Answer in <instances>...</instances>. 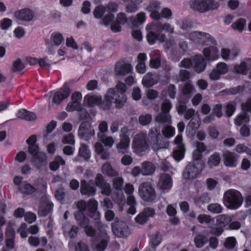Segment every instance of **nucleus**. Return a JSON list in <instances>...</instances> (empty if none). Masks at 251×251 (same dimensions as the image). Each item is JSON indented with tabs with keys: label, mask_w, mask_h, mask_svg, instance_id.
<instances>
[{
	"label": "nucleus",
	"mask_w": 251,
	"mask_h": 251,
	"mask_svg": "<svg viewBox=\"0 0 251 251\" xmlns=\"http://www.w3.org/2000/svg\"><path fill=\"white\" fill-rule=\"evenodd\" d=\"M192 41L203 45H216V41L209 33L202 31H194L190 33L188 36Z\"/></svg>",
	"instance_id": "8"
},
{
	"label": "nucleus",
	"mask_w": 251,
	"mask_h": 251,
	"mask_svg": "<svg viewBox=\"0 0 251 251\" xmlns=\"http://www.w3.org/2000/svg\"><path fill=\"white\" fill-rule=\"evenodd\" d=\"M52 209L53 203L50 201L49 196L44 195L41 198L38 214L40 216H46L52 211Z\"/></svg>",
	"instance_id": "13"
},
{
	"label": "nucleus",
	"mask_w": 251,
	"mask_h": 251,
	"mask_svg": "<svg viewBox=\"0 0 251 251\" xmlns=\"http://www.w3.org/2000/svg\"><path fill=\"white\" fill-rule=\"evenodd\" d=\"M216 69L221 75H223L228 72V67L226 63L219 62L217 64Z\"/></svg>",
	"instance_id": "63"
},
{
	"label": "nucleus",
	"mask_w": 251,
	"mask_h": 251,
	"mask_svg": "<svg viewBox=\"0 0 251 251\" xmlns=\"http://www.w3.org/2000/svg\"><path fill=\"white\" fill-rule=\"evenodd\" d=\"M126 90V85L121 82H118L115 88L108 89L104 100L107 104H109V107L111 103H115L117 108H121L124 105L127 99L125 94Z\"/></svg>",
	"instance_id": "2"
},
{
	"label": "nucleus",
	"mask_w": 251,
	"mask_h": 251,
	"mask_svg": "<svg viewBox=\"0 0 251 251\" xmlns=\"http://www.w3.org/2000/svg\"><path fill=\"white\" fill-rule=\"evenodd\" d=\"M139 194L145 201L153 202L156 199L154 189L148 182L141 183L138 188Z\"/></svg>",
	"instance_id": "9"
},
{
	"label": "nucleus",
	"mask_w": 251,
	"mask_h": 251,
	"mask_svg": "<svg viewBox=\"0 0 251 251\" xmlns=\"http://www.w3.org/2000/svg\"><path fill=\"white\" fill-rule=\"evenodd\" d=\"M101 101L102 98L100 96L88 94L84 98V103L90 107L100 105V107L104 110L109 108V104H104Z\"/></svg>",
	"instance_id": "16"
},
{
	"label": "nucleus",
	"mask_w": 251,
	"mask_h": 251,
	"mask_svg": "<svg viewBox=\"0 0 251 251\" xmlns=\"http://www.w3.org/2000/svg\"><path fill=\"white\" fill-rule=\"evenodd\" d=\"M120 141L116 145V148L118 153L125 154L128 151L130 140L129 131L127 127H124L121 130Z\"/></svg>",
	"instance_id": "11"
},
{
	"label": "nucleus",
	"mask_w": 251,
	"mask_h": 251,
	"mask_svg": "<svg viewBox=\"0 0 251 251\" xmlns=\"http://www.w3.org/2000/svg\"><path fill=\"white\" fill-rule=\"evenodd\" d=\"M71 91L69 88L64 87L55 92L53 95L52 102L57 105H59L65 99H67Z\"/></svg>",
	"instance_id": "24"
},
{
	"label": "nucleus",
	"mask_w": 251,
	"mask_h": 251,
	"mask_svg": "<svg viewBox=\"0 0 251 251\" xmlns=\"http://www.w3.org/2000/svg\"><path fill=\"white\" fill-rule=\"evenodd\" d=\"M37 141V137L35 135H31L27 140L26 143L29 145L28 151L33 153L39 150L38 147L35 145Z\"/></svg>",
	"instance_id": "44"
},
{
	"label": "nucleus",
	"mask_w": 251,
	"mask_h": 251,
	"mask_svg": "<svg viewBox=\"0 0 251 251\" xmlns=\"http://www.w3.org/2000/svg\"><path fill=\"white\" fill-rule=\"evenodd\" d=\"M149 136L151 138L150 143L154 151H156L159 153L163 149L162 146L159 144V140L161 137L160 129L156 127L151 128L149 132Z\"/></svg>",
	"instance_id": "15"
},
{
	"label": "nucleus",
	"mask_w": 251,
	"mask_h": 251,
	"mask_svg": "<svg viewBox=\"0 0 251 251\" xmlns=\"http://www.w3.org/2000/svg\"><path fill=\"white\" fill-rule=\"evenodd\" d=\"M12 24V21L8 18H4L0 21V28L3 30H8Z\"/></svg>",
	"instance_id": "57"
},
{
	"label": "nucleus",
	"mask_w": 251,
	"mask_h": 251,
	"mask_svg": "<svg viewBox=\"0 0 251 251\" xmlns=\"http://www.w3.org/2000/svg\"><path fill=\"white\" fill-rule=\"evenodd\" d=\"M76 207L78 211L75 213V216L78 224L82 227H86L89 224L88 219L84 215V212L87 209V203L85 201L81 200L76 203Z\"/></svg>",
	"instance_id": "12"
},
{
	"label": "nucleus",
	"mask_w": 251,
	"mask_h": 251,
	"mask_svg": "<svg viewBox=\"0 0 251 251\" xmlns=\"http://www.w3.org/2000/svg\"><path fill=\"white\" fill-rule=\"evenodd\" d=\"M206 242V237L201 234L197 235L194 239L195 245L197 248H202Z\"/></svg>",
	"instance_id": "52"
},
{
	"label": "nucleus",
	"mask_w": 251,
	"mask_h": 251,
	"mask_svg": "<svg viewBox=\"0 0 251 251\" xmlns=\"http://www.w3.org/2000/svg\"><path fill=\"white\" fill-rule=\"evenodd\" d=\"M156 28L164 31L170 34L174 32V27L168 23L161 24L159 22H152L147 25L146 29L148 31L147 39L150 45H153L156 41L159 42H164L166 35L160 32H155Z\"/></svg>",
	"instance_id": "1"
},
{
	"label": "nucleus",
	"mask_w": 251,
	"mask_h": 251,
	"mask_svg": "<svg viewBox=\"0 0 251 251\" xmlns=\"http://www.w3.org/2000/svg\"><path fill=\"white\" fill-rule=\"evenodd\" d=\"M124 2H128L126 7V11L132 13L136 12L138 9V6L142 3L144 0H122Z\"/></svg>",
	"instance_id": "33"
},
{
	"label": "nucleus",
	"mask_w": 251,
	"mask_h": 251,
	"mask_svg": "<svg viewBox=\"0 0 251 251\" xmlns=\"http://www.w3.org/2000/svg\"><path fill=\"white\" fill-rule=\"evenodd\" d=\"M221 162L220 154L219 152H215L208 159V165L211 168L218 166Z\"/></svg>",
	"instance_id": "45"
},
{
	"label": "nucleus",
	"mask_w": 251,
	"mask_h": 251,
	"mask_svg": "<svg viewBox=\"0 0 251 251\" xmlns=\"http://www.w3.org/2000/svg\"><path fill=\"white\" fill-rule=\"evenodd\" d=\"M155 121L164 126L169 125L172 124L171 116L169 113H165L164 112L159 113L156 116Z\"/></svg>",
	"instance_id": "38"
},
{
	"label": "nucleus",
	"mask_w": 251,
	"mask_h": 251,
	"mask_svg": "<svg viewBox=\"0 0 251 251\" xmlns=\"http://www.w3.org/2000/svg\"><path fill=\"white\" fill-rule=\"evenodd\" d=\"M17 117L19 119L27 121H33L36 118L34 113L28 111L25 109L19 110L17 113Z\"/></svg>",
	"instance_id": "39"
},
{
	"label": "nucleus",
	"mask_w": 251,
	"mask_h": 251,
	"mask_svg": "<svg viewBox=\"0 0 251 251\" xmlns=\"http://www.w3.org/2000/svg\"><path fill=\"white\" fill-rule=\"evenodd\" d=\"M66 164L65 161L61 156H56L54 160L50 163V168L51 171H55L58 169L60 165L64 166Z\"/></svg>",
	"instance_id": "42"
},
{
	"label": "nucleus",
	"mask_w": 251,
	"mask_h": 251,
	"mask_svg": "<svg viewBox=\"0 0 251 251\" xmlns=\"http://www.w3.org/2000/svg\"><path fill=\"white\" fill-rule=\"evenodd\" d=\"M174 142L177 145V149L174 151V157L176 160L179 161L183 158L185 151L184 145L182 143V135H177L175 138Z\"/></svg>",
	"instance_id": "21"
},
{
	"label": "nucleus",
	"mask_w": 251,
	"mask_h": 251,
	"mask_svg": "<svg viewBox=\"0 0 251 251\" xmlns=\"http://www.w3.org/2000/svg\"><path fill=\"white\" fill-rule=\"evenodd\" d=\"M238 55V51L237 49H232L229 50L227 48H222L221 50L222 58L226 60H232Z\"/></svg>",
	"instance_id": "31"
},
{
	"label": "nucleus",
	"mask_w": 251,
	"mask_h": 251,
	"mask_svg": "<svg viewBox=\"0 0 251 251\" xmlns=\"http://www.w3.org/2000/svg\"><path fill=\"white\" fill-rule=\"evenodd\" d=\"M161 65L160 52L158 50H153L151 54L150 66L151 68L157 69Z\"/></svg>",
	"instance_id": "36"
},
{
	"label": "nucleus",
	"mask_w": 251,
	"mask_h": 251,
	"mask_svg": "<svg viewBox=\"0 0 251 251\" xmlns=\"http://www.w3.org/2000/svg\"><path fill=\"white\" fill-rule=\"evenodd\" d=\"M231 221V218L226 215H220L217 219V222L221 226H225Z\"/></svg>",
	"instance_id": "50"
},
{
	"label": "nucleus",
	"mask_w": 251,
	"mask_h": 251,
	"mask_svg": "<svg viewBox=\"0 0 251 251\" xmlns=\"http://www.w3.org/2000/svg\"><path fill=\"white\" fill-rule=\"evenodd\" d=\"M206 66L205 60L201 55H196L192 59L184 58L180 64V67L190 68L193 67L198 73L204 70Z\"/></svg>",
	"instance_id": "6"
},
{
	"label": "nucleus",
	"mask_w": 251,
	"mask_h": 251,
	"mask_svg": "<svg viewBox=\"0 0 251 251\" xmlns=\"http://www.w3.org/2000/svg\"><path fill=\"white\" fill-rule=\"evenodd\" d=\"M55 46L58 47L64 41L63 35L59 32H54L52 34L51 37Z\"/></svg>",
	"instance_id": "55"
},
{
	"label": "nucleus",
	"mask_w": 251,
	"mask_h": 251,
	"mask_svg": "<svg viewBox=\"0 0 251 251\" xmlns=\"http://www.w3.org/2000/svg\"><path fill=\"white\" fill-rule=\"evenodd\" d=\"M194 88L190 82L186 83L182 88V92L184 95L190 97L193 92Z\"/></svg>",
	"instance_id": "53"
},
{
	"label": "nucleus",
	"mask_w": 251,
	"mask_h": 251,
	"mask_svg": "<svg viewBox=\"0 0 251 251\" xmlns=\"http://www.w3.org/2000/svg\"><path fill=\"white\" fill-rule=\"evenodd\" d=\"M161 242V237L160 234L156 233L151 236L150 244V247L152 249H156L157 247Z\"/></svg>",
	"instance_id": "48"
},
{
	"label": "nucleus",
	"mask_w": 251,
	"mask_h": 251,
	"mask_svg": "<svg viewBox=\"0 0 251 251\" xmlns=\"http://www.w3.org/2000/svg\"><path fill=\"white\" fill-rule=\"evenodd\" d=\"M98 202L95 199H92L88 201L87 204V210L89 216L97 221V225L100 223V213L98 211Z\"/></svg>",
	"instance_id": "19"
},
{
	"label": "nucleus",
	"mask_w": 251,
	"mask_h": 251,
	"mask_svg": "<svg viewBox=\"0 0 251 251\" xmlns=\"http://www.w3.org/2000/svg\"><path fill=\"white\" fill-rule=\"evenodd\" d=\"M32 156L31 163L37 169H40L47 163V156L44 152L39 151V149L33 153H30Z\"/></svg>",
	"instance_id": "22"
},
{
	"label": "nucleus",
	"mask_w": 251,
	"mask_h": 251,
	"mask_svg": "<svg viewBox=\"0 0 251 251\" xmlns=\"http://www.w3.org/2000/svg\"><path fill=\"white\" fill-rule=\"evenodd\" d=\"M246 25V21L243 19H240L236 22L233 23L231 26L233 29L242 31Z\"/></svg>",
	"instance_id": "58"
},
{
	"label": "nucleus",
	"mask_w": 251,
	"mask_h": 251,
	"mask_svg": "<svg viewBox=\"0 0 251 251\" xmlns=\"http://www.w3.org/2000/svg\"><path fill=\"white\" fill-rule=\"evenodd\" d=\"M20 192L25 194H31L35 191V188L30 184L26 182L23 183L18 187Z\"/></svg>",
	"instance_id": "43"
},
{
	"label": "nucleus",
	"mask_w": 251,
	"mask_h": 251,
	"mask_svg": "<svg viewBox=\"0 0 251 251\" xmlns=\"http://www.w3.org/2000/svg\"><path fill=\"white\" fill-rule=\"evenodd\" d=\"M14 17L22 22H30L34 18V12L29 8H23L17 10L14 14Z\"/></svg>",
	"instance_id": "20"
},
{
	"label": "nucleus",
	"mask_w": 251,
	"mask_h": 251,
	"mask_svg": "<svg viewBox=\"0 0 251 251\" xmlns=\"http://www.w3.org/2000/svg\"><path fill=\"white\" fill-rule=\"evenodd\" d=\"M137 59L138 64L136 66V71L138 73L143 74L146 71L145 61L147 59V55L144 53H140L138 55Z\"/></svg>",
	"instance_id": "32"
},
{
	"label": "nucleus",
	"mask_w": 251,
	"mask_h": 251,
	"mask_svg": "<svg viewBox=\"0 0 251 251\" xmlns=\"http://www.w3.org/2000/svg\"><path fill=\"white\" fill-rule=\"evenodd\" d=\"M101 172L104 175L111 177L117 176L118 174L117 171L113 169L109 162H106L102 165Z\"/></svg>",
	"instance_id": "41"
},
{
	"label": "nucleus",
	"mask_w": 251,
	"mask_h": 251,
	"mask_svg": "<svg viewBox=\"0 0 251 251\" xmlns=\"http://www.w3.org/2000/svg\"><path fill=\"white\" fill-rule=\"evenodd\" d=\"M204 167V163H189L186 167L183 173L185 179H194L198 176Z\"/></svg>",
	"instance_id": "10"
},
{
	"label": "nucleus",
	"mask_w": 251,
	"mask_h": 251,
	"mask_svg": "<svg viewBox=\"0 0 251 251\" xmlns=\"http://www.w3.org/2000/svg\"><path fill=\"white\" fill-rule=\"evenodd\" d=\"M105 12V7L102 5H100L95 8L93 14L95 18L100 19L102 17Z\"/></svg>",
	"instance_id": "60"
},
{
	"label": "nucleus",
	"mask_w": 251,
	"mask_h": 251,
	"mask_svg": "<svg viewBox=\"0 0 251 251\" xmlns=\"http://www.w3.org/2000/svg\"><path fill=\"white\" fill-rule=\"evenodd\" d=\"M151 120L152 116L149 114L141 115L139 117V123L140 125L143 126L149 124Z\"/></svg>",
	"instance_id": "56"
},
{
	"label": "nucleus",
	"mask_w": 251,
	"mask_h": 251,
	"mask_svg": "<svg viewBox=\"0 0 251 251\" xmlns=\"http://www.w3.org/2000/svg\"><path fill=\"white\" fill-rule=\"evenodd\" d=\"M161 8V5L159 1L151 0L149 1L146 10L150 13V16L151 18L153 20H159Z\"/></svg>",
	"instance_id": "17"
},
{
	"label": "nucleus",
	"mask_w": 251,
	"mask_h": 251,
	"mask_svg": "<svg viewBox=\"0 0 251 251\" xmlns=\"http://www.w3.org/2000/svg\"><path fill=\"white\" fill-rule=\"evenodd\" d=\"M172 12L169 8L165 7L160 9L159 20L162 18L171 19L172 18Z\"/></svg>",
	"instance_id": "61"
},
{
	"label": "nucleus",
	"mask_w": 251,
	"mask_h": 251,
	"mask_svg": "<svg viewBox=\"0 0 251 251\" xmlns=\"http://www.w3.org/2000/svg\"><path fill=\"white\" fill-rule=\"evenodd\" d=\"M243 202L242 195L238 190L230 189L224 193L223 203L227 208L231 210H236L241 206Z\"/></svg>",
	"instance_id": "3"
},
{
	"label": "nucleus",
	"mask_w": 251,
	"mask_h": 251,
	"mask_svg": "<svg viewBox=\"0 0 251 251\" xmlns=\"http://www.w3.org/2000/svg\"><path fill=\"white\" fill-rule=\"evenodd\" d=\"M158 77L155 74L147 73L143 78L142 84L147 87H151L158 82Z\"/></svg>",
	"instance_id": "30"
},
{
	"label": "nucleus",
	"mask_w": 251,
	"mask_h": 251,
	"mask_svg": "<svg viewBox=\"0 0 251 251\" xmlns=\"http://www.w3.org/2000/svg\"><path fill=\"white\" fill-rule=\"evenodd\" d=\"M112 197L115 202L118 204L120 210L123 211L126 204V199L122 191H118V192L115 194H113Z\"/></svg>",
	"instance_id": "37"
},
{
	"label": "nucleus",
	"mask_w": 251,
	"mask_h": 251,
	"mask_svg": "<svg viewBox=\"0 0 251 251\" xmlns=\"http://www.w3.org/2000/svg\"><path fill=\"white\" fill-rule=\"evenodd\" d=\"M6 245L9 249H12L14 247L15 231L10 227H7L6 231Z\"/></svg>",
	"instance_id": "34"
},
{
	"label": "nucleus",
	"mask_w": 251,
	"mask_h": 251,
	"mask_svg": "<svg viewBox=\"0 0 251 251\" xmlns=\"http://www.w3.org/2000/svg\"><path fill=\"white\" fill-rule=\"evenodd\" d=\"M147 20V16L145 12H140L135 17L131 16L128 19L129 24L132 27H138L144 24Z\"/></svg>",
	"instance_id": "26"
},
{
	"label": "nucleus",
	"mask_w": 251,
	"mask_h": 251,
	"mask_svg": "<svg viewBox=\"0 0 251 251\" xmlns=\"http://www.w3.org/2000/svg\"><path fill=\"white\" fill-rule=\"evenodd\" d=\"M79 155L85 160H88L91 156V152L88 146L85 144H81L79 150Z\"/></svg>",
	"instance_id": "47"
},
{
	"label": "nucleus",
	"mask_w": 251,
	"mask_h": 251,
	"mask_svg": "<svg viewBox=\"0 0 251 251\" xmlns=\"http://www.w3.org/2000/svg\"><path fill=\"white\" fill-rule=\"evenodd\" d=\"M132 69L130 63L124 61L118 62L115 65V71L117 75H125L130 73Z\"/></svg>",
	"instance_id": "25"
},
{
	"label": "nucleus",
	"mask_w": 251,
	"mask_h": 251,
	"mask_svg": "<svg viewBox=\"0 0 251 251\" xmlns=\"http://www.w3.org/2000/svg\"><path fill=\"white\" fill-rule=\"evenodd\" d=\"M248 67H251V58H247L245 61H242L239 64L234 66V70L237 73L246 75L248 70ZM249 76L251 78V70Z\"/></svg>",
	"instance_id": "29"
},
{
	"label": "nucleus",
	"mask_w": 251,
	"mask_h": 251,
	"mask_svg": "<svg viewBox=\"0 0 251 251\" xmlns=\"http://www.w3.org/2000/svg\"><path fill=\"white\" fill-rule=\"evenodd\" d=\"M78 134L82 139L88 141L95 135V130L90 123L83 122L79 126Z\"/></svg>",
	"instance_id": "14"
},
{
	"label": "nucleus",
	"mask_w": 251,
	"mask_h": 251,
	"mask_svg": "<svg viewBox=\"0 0 251 251\" xmlns=\"http://www.w3.org/2000/svg\"><path fill=\"white\" fill-rule=\"evenodd\" d=\"M190 5L192 9L204 13L218 8L219 4L214 0H191Z\"/></svg>",
	"instance_id": "7"
},
{
	"label": "nucleus",
	"mask_w": 251,
	"mask_h": 251,
	"mask_svg": "<svg viewBox=\"0 0 251 251\" xmlns=\"http://www.w3.org/2000/svg\"><path fill=\"white\" fill-rule=\"evenodd\" d=\"M203 54L207 60H216L220 56L218 49L214 46L205 48L203 50Z\"/></svg>",
	"instance_id": "28"
},
{
	"label": "nucleus",
	"mask_w": 251,
	"mask_h": 251,
	"mask_svg": "<svg viewBox=\"0 0 251 251\" xmlns=\"http://www.w3.org/2000/svg\"><path fill=\"white\" fill-rule=\"evenodd\" d=\"M162 133L165 137L171 138L175 134V128L170 125H166L164 129L162 130Z\"/></svg>",
	"instance_id": "54"
},
{
	"label": "nucleus",
	"mask_w": 251,
	"mask_h": 251,
	"mask_svg": "<svg viewBox=\"0 0 251 251\" xmlns=\"http://www.w3.org/2000/svg\"><path fill=\"white\" fill-rule=\"evenodd\" d=\"M80 191L82 195L88 197L94 196L96 194V188L93 185V182L90 184L84 180L81 181Z\"/></svg>",
	"instance_id": "27"
},
{
	"label": "nucleus",
	"mask_w": 251,
	"mask_h": 251,
	"mask_svg": "<svg viewBox=\"0 0 251 251\" xmlns=\"http://www.w3.org/2000/svg\"><path fill=\"white\" fill-rule=\"evenodd\" d=\"M250 116L246 113L239 115L235 120V124L240 126L243 123H247L250 121Z\"/></svg>",
	"instance_id": "49"
},
{
	"label": "nucleus",
	"mask_w": 251,
	"mask_h": 251,
	"mask_svg": "<svg viewBox=\"0 0 251 251\" xmlns=\"http://www.w3.org/2000/svg\"><path fill=\"white\" fill-rule=\"evenodd\" d=\"M209 201L210 198L208 195L206 193H203L195 199V203L197 205L201 206V204L207 203Z\"/></svg>",
	"instance_id": "59"
},
{
	"label": "nucleus",
	"mask_w": 251,
	"mask_h": 251,
	"mask_svg": "<svg viewBox=\"0 0 251 251\" xmlns=\"http://www.w3.org/2000/svg\"><path fill=\"white\" fill-rule=\"evenodd\" d=\"M81 99L82 95L80 93L76 92L73 93L71 97L72 101L68 104L66 110L68 112L81 110L82 108L81 104Z\"/></svg>",
	"instance_id": "18"
},
{
	"label": "nucleus",
	"mask_w": 251,
	"mask_h": 251,
	"mask_svg": "<svg viewBox=\"0 0 251 251\" xmlns=\"http://www.w3.org/2000/svg\"><path fill=\"white\" fill-rule=\"evenodd\" d=\"M97 226L100 233L93 239L91 249L92 251H105L110 238L106 232L104 225L100 223Z\"/></svg>",
	"instance_id": "4"
},
{
	"label": "nucleus",
	"mask_w": 251,
	"mask_h": 251,
	"mask_svg": "<svg viewBox=\"0 0 251 251\" xmlns=\"http://www.w3.org/2000/svg\"><path fill=\"white\" fill-rule=\"evenodd\" d=\"M142 169V175L149 176L152 175L155 171V167L154 164L149 161H145L141 165Z\"/></svg>",
	"instance_id": "40"
},
{
	"label": "nucleus",
	"mask_w": 251,
	"mask_h": 251,
	"mask_svg": "<svg viewBox=\"0 0 251 251\" xmlns=\"http://www.w3.org/2000/svg\"><path fill=\"white\" fill-rule=\"evenodd\" d=\"M200 124L201 120L200 118L197 116L192 118L188 124V126L191 128L192 130H196L199 127Z\"/></svg>",
	"instance_id": "64"
},
{
	"label": "nucleus",
	"mask_w": 251,
	"mask_h": 251,
	"mask_svg": "<svg viewBox=\"0 0 251 251\" xmlns=\"http://www.w3.org/2000/svg\"><path fill=\"white\" fill-rule=\"evenodd\" d=\"M207 209L212 213L219 214L222 212L223 208L221 204L214 203L209 204L207 206Z\"/></svg>",
	"instance_id": "51"
},
{
	"label": "nucleus",
	"mask_w": 251,
	"mask_h": 251,
	"mask_svg": "<svg viewBox=\"0 0 251 251\" xmlns=\"http://www.w3.org/2000/svg\"><path fill=\"white\" fill-rule=\"evenodd\" d=\"M157 186L160 189L168 192L172 187L173 179L170 175L162 174L160 175Z\"/></svg>",
	"instance_id": "23"
},
{
	"label": "nucleus",
	"mask_w": 251,
	"mask_h": 251,
	"mask_svg": "<svg viewBox=\"0 0 251 251\" xmlns=\"http://www.w3.org/2000/svg\"><path fill=\"white\" fill-rule=\"evenodd\" d=\"M133 151L139 156H142L148 149L147 134L141 132L135 135L131 146Z\"/></svg>",
	"instance_id": "5"
},
{
	"label": "nucleus",
	"mask_w": 251,
	"mask_h": 251,
	"mask_svg": "<svg viewBox=\"0 0 251 251\" xmlns=\"http://www.w3.org/2000/svg\"><path fill=\"white\" fill-rule=\"evenodd\" d=\"M224 161L226 166L234 167L236 165V161L234 153L228 151L223 153Z\"/></svg>",
	"instance_id": "35"
},
{
	"label": "nucleus",
	"mask_w": 251,
	"mask_h": 251,
	"mask_svg": "<svg viewBox=\"0 0 251 251\" xmlns=\"http://www.w3.org/2000/svg\"><path fill=\"white\" fill-rule=\"evenodd\" d=\"M98 137L105 146L111 147L114 144V140L111 136H106L105 134L98 133Z\"/></svg>",
	"instance_id": "46"
},
{
	"label": "nucleus",
	"mask_w": 251,
	"mask_h": 251,
	"mask_svg": "<svg viewBox=\"0 0 251 251\" xmlns=\"http://www.w3.org/2000/svg\"><path fill=\"white\" fill-rule=\"evenodd\" d=\"M124 180L121 177H117L113 180V185L114 189L117 191H122Z\"/></svg>",
	"instance_id": "62"
}]
</instances>
